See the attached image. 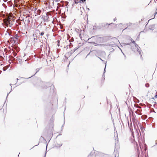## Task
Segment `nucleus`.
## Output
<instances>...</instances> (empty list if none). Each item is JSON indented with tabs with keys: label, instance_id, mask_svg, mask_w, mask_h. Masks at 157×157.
<instances>
[{
	"label": "nucleus",
	"instance_id": "1",
	"mask_svg": "<svg viewBox=\"0 0 157 157\" xmlns=\"http://www.w3.org/2000/svg\"><path fill=\"white\" fill-rule=\"evenodd\" d=\"M132 42L134 44V47H135V48H133V46L132 45H131V49H132V50L135 51H137L139 53L140 55L141 56V53L140 49V48L138 45L135 43V42L132 40V39L131 40Z\"/></svg>",
	"mask_w": 157,
	"mask_h": 157
},
{
	"label": "nucleus",
	"instance_id": "2",
	"mask_svg": "<svg viewBox=\"0 0 157 157\" xmlns=\"http://www.w3.org/2000/svg\"><path fill=\"white\" fill-rule=\"evenodd\" d=\"M15 20L12 17H7L6 20V24L7 25H9V27H11L13 24Z\"/></svg>",
	"mask_w": 157,
	"mask_h": 157
},
{
	"label": "nucleus",
	"instance_id": "3",
	"mask_svg": "<svg viewBox=\"0 0 157 157\" xmlns=\"http://www.w3.org/2000/svg\"><path fill=\"white\" fill-rule=\"evenodd\" d=\"M25 19V21L27 24H29L30 22L29 16V15L26 16Z\"/></svg>",
	"mask_w": 157,
	"mask_h": 157
},
{
	"label": "nucleus",
	"instance_id": "4",
	"mask_svg": "<svg viewBox=\"0 0 157 157\" xmlns=\"http://www.w3.org/2000/svg\"><path fill=\"white\" fill-rule=\"evenodd\" d=\"M19 36L17 34L15 35V36L11 39L12 40L13 39V40L14 41V42H15V40H14V39H15L16 40H18L19 37Z\"/></svg>",
	"mask_w": 157,
	"mask_h": 157
},
{
	"label": "nucleus",
	"instance_id": "5",
	"mask_svg": "<svg viewBox=\"0 0 157 157\" xmlns=\"http://www.w3.org/2000/svg\"><path fill=\"white\" fill-rule=\"evenodd\" d=\"M135 113L141 115V114L140 113V111L137 109L136 111H135Z\"/></svg>",
	"mask_w": 157,
	"mask_h": 157
},
{
	"label": "nucleus",
	"instance_id": "6",
	"mask_svg": "<svg viewBox=\"0 0 157 157\" xmlns=\"http://www.w3.org/2000/svg\"><path fill=\"white\" fill-rule=\"evenodd\" d=\"M96 46H104V44H97L96 45Z\"/></svg>",
	"mask_w": 157,
	"mask_h": 157
},
{
	"label": "nucleus",
	"instance_id": "7",
	"mask_svg": "<svg viewBox=\"0 0 157 157\" xmlns=\"http://www.w3.org/2000/svg\"><path fill=\"white\" fill-rule=\"evenodd\" d=\"M44 32H41V33H40V36H42L44 35Z\"/></svg>",
	"mask_w": 157,
	"mask_h": 157
},
{
	"label": "nucleus",
	"instance_id": "8",
	"mask_svg": "<svg viewBox=\"0 0 157 157\" xmlns=\"http://www.w3.org/2000/svg\"><path fill=\"white\" fill-rule=\"evenodd\" d=\"M97 38V36H93L91 38H92V39H96Z\"/></svg>",
	"mask_w": 157,
	"mask_h": 157
},
{
	"label": "nucleus",
	"instance_id": "9",
	"mask_svg": "<svg viewBox=\"0 0 157 157\" xmlns=\"http://www.w3.org/2000/svg\"><path fill=\"white\" fill-rule=\"evenodd\" d=\"M145 86L146 87H148L149 86V84L148 83H147L145 84Z\"/></svg>",
	"mask_w": 157,
	"mask_h": 157
},
{
	"label": "nucleus",
	"instance_id": "10",
	"mask_svg": "<svg viewBox=\"0 0 157 157\" xmlns=\"http://www.w3.org/2000/svg\"><path fill=\"white\" fill-rule=\"evenodd\" d=\"M6 69H7V68H6V67H3V71H6Z\"/></svg>",
	"mask_w": 157,
	"mask_h": 157
},
{
	"label": "nucleus",
	"instance_id": "11",
	"mask_svg": "<svg viewBox=\"0 0 157 157\" xmlns=\"http://www.w3.org/2000/svg\"><path fill=\"white\" fill-rule=\"evenodd\" d=\"M106 63L105 64V68H104V73H103V74H104V73H105V72H106V71H105V68H106Z\"/></svg>",
	"mask_w": 157,
	"mask_h": 157
},
{
	"label": "nucleus",
	"instance_id": "12",
	"mask_svg": "<svg viewBox=\"0 0 157 157\" xmlns=\"http://www.w3.org/2000/svg\"><path fill=\"white\" fill-rule=\"evenodd\" d=\"M41 11L40 10H38L37 11V12L38 13L40 14V12Z\"/></svg>",
	"mask_w": 157,
	"mask_h": 157
},
{
	"label": "nucleus",
	"instance_id": "13",
	"mask_svg": "<svg viewBox=\"0 0 157 157\" xmlns=\"http://www.w3.org/2000/svg\"><path fill=\"white\" fill-rule=\"evenodd\" d=\"M86 0H80L79 1L80 2H81L82 1V2H84Z\"/></svg>",
	"mask_w": 157,
	"mask_h": 157
},
{
	"label": "nucleus",
	"instance_id": "14",
	"mask_svg": "<svg viewBox=\"0 0 157 157\" xmlns=\"http://www.w3.org/2000/svg\"><path fill=\"white\" fill-rule=\"evenodd\" d=\"M144 128L142 127L141 128V129L142 131H144Z\"/></svg>",
	"mask_w": 157,
	"mask_h": 157
},
{
	"label": "nucleus",
	"instance_id": "15",
	"mask_svg": "<svg viewBox=\"0 0 157 157\" xmlns=\"http://www.w3.org/2000/svg\"><path fill=\"white\" fill-rule=\"evenodd\" d=\"M60 0H55V1L56 2H58L60 1Z\"/></svg>",
	"mask_w": 157,
	"mask_h": 157
},
{
	"label": "nucleus",
	"instance_id": "16",
	"mask_svg": "<svg viewBox=\"0 0 157 157\" xmlns=\"http://www.w3.org/2000/svg\"><path fill=\"white\" fill-rule=\"evenodd\" d=\"M155 98H157V95H156L155 96Z\"/></svg>",
	"mask_w": 157,
	"mask_h": 157
},
{
	"label": "nucleus",
	"instance_id": "17",
	"mask_svg": "<svg viewBox=\"0 0 157 157\" xmlns=\"http://www.w3.org/2000/svg\"><path fill=\"white\" fill-rule=\"evenodd\" d=\"M35 75V74H34V75H33L32 76H31V77H29V78H30V77H32L34 75Z\"/></svg>",
	"mask_w": 157,
	"mask_h": 157
},
{
	"label": "nucleus",
	"instance_id": "18",
	"mask_svg": "<svg viewBox=\"0 0 157 157\" xmlns=\"http://www.w3.org/2000/svg\"><path fill=\"white\" fill-rule=\"evenodd\" d=\"M99 58L102 61H103V60H102L100 58H99Z\"/></svg>",
	"mask_w": 157,
	"mask_h": 157
},
{
	"label": "nucleus",
	"instance_id": "19",
	"mask_svg": "<svg viewBox=\"0 0 157 157\" xmlns=\"http://www.w3.org/2000/svg\"><path fill=\"white\" fill-rule=\"evenodd\" d=\"M46 19H47V18H48V16H47V15L46 16Z\"/></svg>",
	"mask_w": 157,
	"mask_h": 157
},
{
	"label": "nucleus",
	"instance_id": "20",
	"mask_svg": "<svg viewBox=\"0 0 157 157\" xmlns=\"http://www.w3.org/2000/svg\"><path fill=\"white\" fill-rule=\"evenodd\" d=\"M113 20L114 21H115L116 20V18H114Z\"/></svg>",
	"mask_w": 157,
	"mask_h": 157
},
{
	"label": "nucleus",
	"instance_id": "21",
	"mask_svg": "<svg viewBox=\"0 0 157 157\" xmlns=\"http://www.w3.org/2000/svg\"><path fill=\"white\" fill-rule=\"evenodd\" d=\"M156 14H157V11L155 13V15Z\"/></svg>",
	"mask_w": 157,
	"mask_h": 157
},
{
	"label": "nucleus",
	"instance_id": "22",
	"mask_svg": "<svg viewBox=\"0 0 157 157\" xmlns=\"http://www.w3.org/2000/svg\"><path fill=\"white\" fill-rule=\"evenodd\" d=\"M62 144H60V145L59 146V147H61V146H62Z\"/></svg>",
	"mask_w": 157,
	"mask_h": 157
},
{
	"label": "nucleus",
	"instance_id": "23",
	"mask_svg": "<svg viewBox=\"0 0 157 157\" xmlns=\"http://www.w3.org/2000/svg\"><path fill=\"white\" fill-rule=\"evenodd\" d=\"M46 153H45V155L44 157H46Z\"/></svg>",
	"mask_w": 157,
	"mask_h": 157
},
{
	"label": "nucleus",
	"instance_id": "24",
	"mask_svg": "<svg viewBox=\"0 0 157 157\" xmlns=\"http://www.w3.org/2000/svg\"><path fill=\"white\" fill-rule=\"evenodd\" d=\"M39 71V70H38V71L36 72V73H36H37V72L38 71Z\"/></svg>",
	"mask_w": 157,
	"mask_h": 157
},
{
	"label": "nucleus",
	"instance_id": "25",
	"mask_svg": "<svg viewBox=\"0 0 157 157\" xmlns=\"http://www.w3.org/2000/svg\"><path fill=\"white\" fill-rule=\"evenodd\" d=\"M142 119H144V118L143 117V116L141 117Z\"/></svg>",
	"mask_w": 157,
	"mask_h": 157
},
{
	"label": "nucleus",
	"instance_id": "26",
	"mask_svg": "<svg viewBox=\"0 0 157 157\" xmlns=\"http://www.w3.org/2000/svg\"><path fill=\"white\" fill-rule=\"evenodd\" d=\"M12 85V84H10V85L11 86V87H12V86H11V85Z\"/></svg>",
	"mask_w": 157,
	"mask_h": 157
},
{
	"label": "nucleus",
	"instance_id": "27",
	"mask_svg": "<svg viewBox=\"0 0 157 157\" xmlns=\"http://www.w3.org/2000/svg\"><path fill=\"white\" fill-rule=\"evenodd\" d=\"M40 138H43V137H42V136H41Z\"/></svg>",
	"mask_w": 157,
	"mask_h": 157
},
{
	"label": "nucleus",
	"instance_id": "28",
	"mask_svg": "<svg viewBox=\"0 0 157 157\" xmlns=\"http://www.w3.org/2000/svg\"><path fill=\"white\" fill-rule=\"evenodd\" d=\"M44 84H47V83H45V82H44Z\"/></svg>",
	"mask_w": 157,
	"mask_h": 157
},
{
	"label": "nucleus",
	"instance_id": "29",
	"mask_svg": "<svg viewBox=\"0 0 157 157\" xmlns=\"http://www.w3.org/2000/svg\"><path fill=\"white\" fill-rule=\"evenodd\" d=\"M90 155H89L88 156V157H90Z\"/></svg>",
	"mask_w": 157,
	"mask_h": 157
},
{
	"label": "nucleus",
	"instance_id": "30",
	"mask_svg": "<svg viewBox=\"0 0 157 157\" xmlns=\"http://www.w3.org/2000/svg\"><path fill=\"white\" fill-rule=\"evenodd\" d=\"M89 54H89H88V55H87V56L86 57H87V56H88Z\"/></svg>",
	"mask_w": 157,
	"mask_h": 157
},
{
	"label": "nucleus",
	"instance_id": "31",
	"mask_svg": "<svg viewBox=\"0 0 157 157\" xmlns=\"http://www.w3.org/2000/svg\"><path fill=\"white\" fill-rule=\"evenodd\" d=\"M152 99H153V100H154V98H152Z\"/></svg>",
	"mask_w": 157,
	"mask_h": 157
},
{
	"label": "nucleus",
	"instance_id": "32",
	"mask_svg": "<svg viewBox=\"0 0 157 157\" xmlns=\"http://www.w3.org/2000/svg\"><path fill=\"white\" fill-rule=\"evenodd\" d=\"M58 43H59V40L58 41Z\"/></svg>",
	"mask_w": 157,
	"mask_h": 157
},
{
	"label": "nucleus",
	"instance_id": "33",
	"mask_svg": "<svg viewBox=\"0 0 157 157\" xmlns=\"http://www.w3.org/2000/svg\"><path fill=\"white\" fill-rule=\"evenodd\" d=\"M9 35H10V33H9Z\"/></svg>",
	"mask_w": 157,
	"mask_h": 157
},
{
	"label": "nucleus",
	"instance_id": "34",
	"mask_svg": "<svg viewBox=\"0 0 157 157\" xmlns=\"http://www.w3.org/2000/svg\"><path fill=\"white\" fill-rule=\"evenodd\" d=\"M19 24H21V22H20V23H19Z\"/></svg>",
	"mask_w": 157,
	"mask_h": 157
},
{
	"label": "nucleus",
	"instance_id": "35",
	"mask_svg": "<svg viewBox=\"0 0 157 157\" xmlns=\"http://www.w3.org/2000/svg\"><path fill=\"white\" fill-rule=\"evenodd\" d=\"M155 103H157L156 102H155Z\"/></svg>",
	"mask_w": 157,
	"mask_h": 157
},
{
	"label": "nucleus",
	"instance_id": "36",
	"mask_svg": "<svg viewBox=\"0 0 157 157\" xmlns=\"http://www.w3.org/2000/svg\"><path fill=\"white\" fill-rule=\"evenodd\" d=\"M7 94V96H8V94Z\"/></svg>",
	"mask_w": 157,
	"mask_h": 157
},
{
	"label": "nucleus",
	"instance_id": "37",
	"mask_svg": "<svg viewBox=\"0 0 157 157\" xmlns=\"http://www.w3.org/2000/svg\"><path fill=\"white\" fill-rule=\"evenodd\" d=\"M17 80H18V79L17 78Z\"/></svg>",
	"mask_w": 157,
	"mask_h": 157
},
{
	"label": "nucleus",
	"instance_id": "38",
	"mask_svg": "<svg viewBox=\"0 0 157 157\" xmlns=\"http://www.w3.org/2000/svg\"><path fill=\"white\" fill-rule=\"evenodd\" d=\"M156 144H157V143H156Z\"/></svg>",
	"mask_w": 157,
	"mask_h": 157
},
{
	"label": "nucleus",
	"instance_id": "39",
	"mask_svg": "<svg viewBox=\"0 0 157 157\" xmlns=\"http://www.w3.org/2000/svg\"><path fill=\"white\" fill-rule=\"evenodd\" d=\"M10 92H11V91H10V92L9 93V94L10 93Z\"/></svg>",
	"mask_w": 157,
	"mask_h": 157
}]
</instances>
